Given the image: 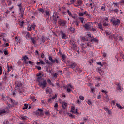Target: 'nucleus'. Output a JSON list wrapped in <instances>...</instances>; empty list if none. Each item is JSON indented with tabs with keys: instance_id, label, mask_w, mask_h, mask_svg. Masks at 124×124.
I'll return each mask as SVG.
<instances>
[{
	"instance_id": "1",
	"label": "nucleus",
	"mask_w": 124,
	"mask_h": 124,
	"mask_svg": "<svg viewBox=\"0 0 124 124\" xmlns=\"http://www.w3.org/2000/svg\"><path fill=\"white\" fill-rule=\"evenodd\" d=\"M67 66L70 67V68L73 69L76 72L81 73L82 72V69L79 68L74 62H71L69 61L67 62Z\"/></svg>"
},
{
	"instance_id": "2",
	"label": "nucleus",
	"mask_w": 124,
	"mask_h": 124,
	"mask_svg": "<svg viewBox=\"0 0 124 124\" xmlns=\"http://www.w3.org/2000/svg\"><path fill=\"white\" fill-rule=\"evenodd\" d=\"M87 37L85 38V37H81V40L82 42H88L91 43H93V42H98V40L96 38H93V36L91 37V33L87 34Z\"/></svg>"
},
{
	"instance_id": "3",
	"label": "nucleus",
	"mask_w": 124,
	"mask_h": 124,
	"mask_svg": "<svg viewBox=\"0 0 124 124\" xmlns=\"http://www.w3.org/2000/svg\"><path fill=\"white\" fill-rule=\"evenodd\" d=\"M36 82L39 83L38 85L42 87V89L45 88L47 85V81L42 79L41 77H37Z\"/></svg>"
},
{
	"instance_id": "4",
	"label": "nucleus",
	"mask_w": 124,
	"mask_h": 124,
	"mask_svg": "<svg viewBox=\"0 0 124 124\" xmlns=\"http://www.w3.org/2000/svg\"><path fill=\"white\" fill-rule=\"evenodd\" d=\"M16 85L15 86L16 90H17L18 92L20 93H23V84L21 81H16Z\"/></svg>"
},
{
	"instance_id": "5",
	"label": "nucleus",
	"mask_w": 124,
	"mask_h": 124,
	"mask_svg": "<svg viewBox=\"0 0 124 124\" xmlns=\"http://www.w3.org/2000/svg\"><path fill=\"white\" fill-rule=\"evenodd\" d=\"M18 7H19V14L20 15L21 19H24V9L22 8V3H19L17 4Z\"/></svg>"
},
{
	"instance_id": "6",
	"label": "nucleus",
	"mask_w": 124,
	"mask_h": 124,
	"mask_svg": "<svg viewBox=\"0 0 124 124\" xmlns=\"http://www.w3.org/2000/svg\"><path fill=\"white\" fill-rule=\"evenodd\" d=\"M110 22L111 23H112V25H113V26H119V24H120L121 23V21L118 19H115V18H112L110 20Z\"/></svg>"
},
{
	"instance_id": "7",
	"label": "nucleus",
	"mask_w": 124,
	"mask_h": 124,
	"mask_svg": "<svg viewBox=\"0 0 124 124\" xmlns=\"http://www.w3.org/2000/svg\"><path fill=\"white\" fill-rule=\"evenodd\" d=\"M82 42L85 43V44L84 43L81 44V47H82L83 50H84V49L89 47L91 46V45L90 44L91 43L89 42H86V41H82Z\"/></svg>"
},
{
	"instance_id": "8",
	"label": "nucleus",
	"mask_w": 124,
	"mask_h": 124,
	"mask_svg": "<svg viewBox=\"0 0 124 124\" xmlns=\"http://www.w3.org/2000/svg\"><path fill=\"white\" fill-rule=\"evenodd\" d=\"M27 60H28V57L27 56L25 55L22 57V58H21V60L23 61L25 64H31V61H27Z\"/></svg>"
},
{
	"instance_id": "9",
	"label": "nucleus",
	"mask_w": 124,
	"mask_h": 124,
	"mask_svg": "<svg viewBox=\"0 0 124 124\" xmlns=\"http://www.w3.org/2000/svg\"><path fill=\"white\" fill-rule=\"evenodd\" d=\"M48 59L49 61H50L51 64H53L54 63L58 64L59 62V58H58V59H55V60H53L52 56H49L48 57Z\"/></svg>"
},
{
	"instance_id": "10",
	"label": "nucleus",
	"mask_w": 124,
	"mask_h": 124,
	"mask_svg": "<svg viewBox=\"0 0 124 124\" xmlns=\"http://www.w3.org/2000/svg\"><path fill=\"white\" fill-rule=\"evenodd\" d=\"M58 24L61 27H63L64 28H66L67 26H66V21L65 20H60L58 21Z\"/></svg>"
},
{
	"instance_id": "11",
	"label": "nucleus",
	"mask_w": 124,
	"mask_h": 124,
	"mask_svg": "<svg viewBox=\"0 0 124 124\" xmlns=\"http://www.w3.org/2000/svg\"><path fill=\"white\" fill-rule=\"evenodd\" d=\"M83 27L85 28L86 30H89L92 27V25L90 22H88L87 23L84 24V25H83Z\"/></svg>"
},
{
	"instance_id": "12",
	"label": "nucleus",
	"mask_w": 124,
	"mask_h": 124,
	"mask_svg": "<svg viewBox=\"0 0 124 124\" xmlns=\"http://www.w3.org/2000/svg\"><path fill=\"white\" fill-rule=\"evenodd\" d=\"M50 11L48 10H46L45 12H44V15L46 16V17H47V19H49L50 18Z\"/></svg>"
},
{
	"instance_id": "13",
	"label": "nucleus",
	"mask_w": 124,
	"mask_h": 124,
	"mask_svg": "<svg viewBox=\"0 0 124 124\" xmlns=\"http://www.w3.org/2000/svg\"><path fill=\"white\" fill-rule=\"evenodd\" d=\"M60 33L62 34V39H66V37H67V35H66L65 33H64L62 31H60Z\"/></svg>"
},
{
	"instance_id": "14",
	"label": "nucleus",
	"mask_w": 124,
	"mask_h": 124,
	"mask_svg": "<svg viewBox=\"0 0 124 124\" xmlns=\"http://www.w3.org/2000/svg\"><path fill=\"white\" fill-rule=\"evenodd\" d=\"M116 86H117L116 90H117L118 91H122V90H121L122 88H121L120 83H119V82L116 83Z\"/></svg>"
},
{
	"instance_id": "15",
	"label": "nucleus",
	"mask_w": 124,
	"mask_h": 124,
	"mask_svg": "<svg viewBox=\"0 0 124 124\" xmlns=\"http://www.w3.org/2000/svg\"><path fill=\"white\" fill-rule=\"evenodd\" d=\"M72 86L71 84H69L68 86H67V93H70L71 91V89H72Z\"/></svg>"
},
{
	"instance_id": "16",
	"label": "nucleus",
	"mask_w": 124,
	"mask_h": 124,
	"mask_svg": "<svg viewBox=\"0 0 124 124\" xmlns=\"http://www.w3.org/2000/svg\"><path fill=\"white\" fill-rule=\"evenodd\" d=\"M27 25L28 26V28H27L28 31H31V21H28L27 22Z\"/></svg>"
},
{
	"instance_id": "17",
	"label": "nucleus",
	"mask_w": 124,
	"mask_h": 124,
	"mask_svg": "<svg viewBox=\"0 0 124 124\" xmlns=\"http://www.w3.org/2000/svg\"><path fill=\"white\" fill-rule=\"evenodd\" d=\"M58 19L59 16L56 15V14L53 15V19L54 20L55 23H56Z\"/></svg>"
},
{
	"instance_id": "18",
	"label": "nucleus",
	"mask_w": 124,
	"mask_h": 124,
	"mask_svg": "<svg viewBox=\"0 0 124 124\" xmlns=\"http://www.w3.org/2000/svg\"><path fill=\"white\" fill-rule=\"evenodd\" d=\"M67 12L68 13L69 16H70V17H71L73 19H75L76 18L75 16V15H72V14L69 11V10H67Z\"/></svg>"
},
{
	"instance_id": "19",
	"label": "nucleus",
	"mask_w": 124,
	"mask_h": 124,
	"mask_svg": "<svg viewBox=\"0 0 124 124\" xmlns=\"http://www.w3.org/2000/svg\"><path fill=\"white\" fill-rule=\"evenodd\" d=\"M46 93L47 94H48V93L50 94L52 93V89H51L50 88L47 87L46 89Z\"/></svg>"
},
{
	"instance_id": "20",
	"label": "nucleus",
	"mask_w": 124,
	"mask_h": 124,
	"mask_svg": "<svg viewBox=\"0 0 124 124\" xmlns=\"http://www.w3.org/2000/svg\"><path fill=\"white\" fill-rule=\"evenodd\" d=\"M78 19L79 20V21H81V23H82V24H84L86 23V20L84 21V18L82 17H79Z\"/></svg>"
},
{
	"instance_id": "21",
	"label": "nucleus",
	"mask_w": 124,
	"mask_h": 124,
	"mask_svg": "<svg viewBox=\"0 0 124 124\" xmlns=\"http://www.w3.org/2000/svg\"><path fill=\"white\" fill-rule=\"evenodd\" d=\"M104 99H105V100L106 102H108L109 101V97L108 94H105V96H104Z\"/></svg>"
},
{
	"instance_id": "22",
	"label": "nucleus",
	"mask_w": 124,
	"mask_h": 124,
	"mask_svg": "<svg viewBox=\"0 0 124 124\" xmlns=\"http://www.w3.org/2000/svg\"><path fill=\"white\" fill-rule=\"evenodd\" d=\"M67 103H66L65 102H63L62 104V108H63L64 109L66 108L67 107Z\"/></svg>"
},
{
	"instance_id": "23",
	"label": "nucleus",
	"mask_w": 124,
	"mask_h": 124,
	"mask_svg": "<svg viewBox=\"0 0 124 124\" xmlns=\"http://www.w3.org/2000/svg\"><path fill=\"white\" fill-rule=\"evenodd\" d=\"M35 114H36V115H40L41 116H42L44 115V113L43 112H39V111H35Z\"/></svg>"
},
{
	"instance_id": "24",
	"label": "nucleus",
	"mask_w": 124,
	"mask_h": 124,
	"mask_svg": "<svg viewBox=\"0 0 124 124\" xmlns=\"http://www.w3.org/2000/svg\"><path fill=\"white\" fill-rule=\"evenodd\" d=\"M71 112H72V114H76L77 115L79 114L78 112V109H76L75 111H74V110H71Z\"/></svg>"
},
{
	"instance_id": "25",
	"label": "nucleus",
	"mask_w": 124,
	"mask_h": 124,
	"mask_svg": "<svg viewBox=\"0 0 124 124\" xmlns=\"http://www.w3.org/2000/svg\"><path fill=\"white\" fill-rule=\"evenodd\" d=\"M67 114H68V116L70 117V118H72V119L75 118V115H72L70 113H68Z\"/></svg>"
},
{
	"instance_id": "26",
	"label": "nucleus",
	"mask_w": 124,
	"mask_h": 124,
	"mask_svg": "<svg viewBox=\"0 0 124 124\" xmlns=\"http://www.w3.org/2000/svg\"><path fill=\"white\" fill-rule=\"evenodd\" d=\"M31 42L34 44V46H35V47H36L37 45H36V42L35 41L34 39L31 38Z\"/></svg>"
},
{
	"instance_id": "27",
	"label": "nucleus",
	"mask_w": 124,
	"mask_h": 124,
	"mask_svg": "<svg viewBox=\"0 0 124 124\" xmlns=\"http://www.w3.org/2000/svg\"><path fill=\"white\" fill-rule=\"evenodd\" d=\"M6 112L5 109H1L0 110V116L2 115L3 114H5Z\"/></svg>"
},
{
	"instance_id": "28",
	"label": "nucleus",
	"mask_w": 124,
	"mask_h": 124,
	"mask_svg": "<svg viewBox=\"0 0 124 124\" xmlns=\"http://www.w3.org/2000/svg\"><path fill=\"white\" fill-rule=\"evenodd\" d=\"M40 42L41 43H44L45 42V38H44L43 36H42L41 38H40Z\"/></svg>"
},
{
	"instance_id": "29",
	"label": "nucleus",
	"mask_w": 124,
	"mask_h": 124,
	"mask_svg": "<svg viewBox=\"0 0 124 124\" xmlns=\"http://www.w3.org/2000/svg\"><path fill=\"white\" fill-rule=\"evenodd\" d=\"M98 28L103 30V25L100 23L98 24Z\"/></svg>"
},
{
	"instance_id": "30",
	"label": "nucleus",
	"mask_w": 124,
	"mask_h": 124,
	"mask_svg": "<svg viewBox=\"0 0 124 124\" xmlns=\"http://www.w3.org/2000/svg\"><path fill=\"white\" fill-rule=\"evenodd\" d=\"M69 30H70V31H71V32H72V33L75 32V28L70 27L69 28Z\"/></svg>"
},
{
	"instance_id": "31",
	"label": "nucleus",
	"mask_w": 124,
	"mask_h": 124,
	"mask_svg": "<svg viewBox=\"0 0 124 124\" xmlns=\"http://www.w3.org/2000/svg\"><path fill=\"white\" fill-rule=\"evenodd\" d=\"M26 38L27 39H31V35H30V33H28V32H27V34L26 35Z\"/></svg>"
},
{
	"instance_id": "32",
	"label": "nucleus",
	"mask_w": 124,
	"mask_h": 124,
	"mask_svg": "<svg viewBox=\"0 0 124 124\" xmlns=\"http://www.w3.org/2000/svg\"><path fill=\"white\" fill-rule=\"evenodd\" d=\"M27 118V117L25 116L24 115L20 116V119L22 120H26Z\"/></svg>"
},
{
	"instance_id": "33",
	"label": "nucleus",
	"mask_w": 124,
	"mask_h": 124,
	"mask_svg": "<svg viewBox=\"0 0 124 124\" xmlns=\"http://www.w3.org/2000/svg\"><path fill=\"white\" fill-rule=\"evenodd\" d=\"M28 107V105L27 104H24V106L23 107V110H26Z\"/></svg>"
},
{
	"instance_id": "34",
	"label": "nucleus",
	"mask_w": 124,
	"mask_h": 124,
	"mask_svg": "<svg viewBox=\"0 0 124 124\" xmlns=\"http://www.w3.org/2000/svg\"><path fill=\"white\" fill-rule=\"evenodd\" d=\"M101 92L102 93H104V95H107V93H108L107 90H104L103 89L101 90Z\"/></svg>"
},
{
	"instance_id": "35",
	"label": "nucleus",
	"mask_w": 124,
	"mask_h": 124,
	"mask_svg": "<svg viewBox=\"0 0 124 124\" xmlns=\"http://www.w3.org/2000/svg\"><path fill=\"white\" fill-rule=\"evenodd\" d=\"M116 107H117L120 109H122L123 108V107H122L121 106V104H118V103H116Z\"/></svg>"
},
{
	"instance_id": "36",
	"label": "nucleus",
	"mask_w": 124,
	"mask_h": 124,
	"mask_svg": "<svg viewBox=\"0 0 124 124\" xmlns=\"http://www.w3.org/2000/svg\"><path fill=\"white\" fill-rule=\"evenodd\" d=\"M72 49L74 50H77V46L73 45V46H72Z\"/></svg>"
},
{
	"instance_id": "37",
	"label": "nucleus",
	"mask_w": 124,
	"mask_h": 124,
	"mask_svg": "<svg viewBox=\"0 0 124 124\" xmlns=\"http://www.w3.org/2000/svg\"><path fill=\"white\" fill-rule=\"evenodd\" d=\"M38 11H40V12H42V14H43L45 11L44 10L41 8H40L38 9Z\"/></svg>"
},
{
	"instance_id": "38",
	"label": "nucleus",
	"mask_w": 124,
	"mask_h": 124,
	"mask_svg": "<svg viewBox=\"0 0 124 124\" xmlns=\"http://www.w3.org/2000/svg\"><path fill=\"white\" fill-rule=\"evenodd\" d=\"M78 6H82V1H81V0L78 1Z\"/></svg>"
},
{
	"instance_id": "39",
	"label": "nucleus",
	"mask_w": 124,
	"mask_h": 124,
	"mask_svg": "<svg viewBox=\"0 0 124 124\" xmlns=\"http://www.w3.org/2000/svg\"><path fill=\"white\" fill-rule=\"evenodd\" d=\"M35 68H36L38 71H41L42 69L41 67L39 66H35Z\"/></svg>"
},
{
	"instance_id": "40",
	"label": "nucleus",
	"mask_w": 124,
	"mask_h": 124,
	"mask_svg": "<svg viewBox=\"0 0 124 124\" xmlns=\"http://www.w3.org/2000/svg\"><path fill=\"white\" fill-rule=\"evenodd\" d=\"M87 104L89 105H92V102H91V99H88L87 102Z\"/></svg>"
},
{
	"instance_id": "41",
	"label": "nucleus",
	"mask_w": 124,
	"mask_h": 124,
	"mask_svg": "<svg viewBox=\"0 0 124 124\" xmlns=\"http://www.w3.org/2000/svg\"><path fill=\"white\" fill-rule=\"evenodd\" d=\"M102 20L103 21L102 22V23H104V21H106L108 22V18H107V17L103 18L102 19Z\"/></svg>"
},
{
	"instance_id": "42",
	"label": "nucleus",
	"mask_w": 124,
	"mask_h": 124,
	"mask_svg": "<svg viewBox=\"0 0 124 124\" xmlns=\"http://www.w3.org/2000/svg\"><path fill=\"white\" fill-rule=\"evenodd\" d=\"M3 124H10V122L7 120L4 121Z\"/></svg>"
},
{
	"instance_id": "43",
	"label": "nucleus",
	"mask_w": 124,
	"mask_h": 124,
	"mask_svg": "<svg viewBox=\"0 0 124 124\" xmlns=\"http://www.w3.org/2000/svg\"><path fill=\"white\" fill-rule=\"evenodd\" d=\"M45 62H46V64H51L50 62L48 60L45 59Z\"/></svg>"
},
{
	"instance_id": "44",
	"label": "nucleus",
	"mask_w": 124,
	"mask_h": 124,
	"mask_svg": "<svg viewBox=\"0 0 124 124\" xmlns=\"http://www.w3.org/2000/svg\"><path fill=\"white\" fill-rule=\"evenodd\" d=\"M7 4L9 6H11L12 4V1L10 0H7Z\"/></svg>"
},
{
	"instance_id": "45",
	"label": "nucleus",
	"mask_w": 124,
	"mask_h": 124,
	"mask_svg": "<svg viewBox=\"0 0 124 124\" xmlns=\"http://www.w3.org/2000/svg\"><path fill=\"white\" fill-rule=\"evenodd\" d=\"M74 3H75V1L74 0H71L70 1V3H69L68 5H70Z\"/></svg>"
},
{
	"instance_id": "46",
	"label": "nucleus",
	"mask_w": 124,
	"mask_h": 124,
	"mask_svg": "<svg viewBox=\"0 0 124 124\" xmlns=\"http://www.w3.org/2000/svg\"><path fill=\"white\" fill-rule=\"evenodd\" d=\"M61 57H62V60H66V57L65 55H62Z\"/></svg>"
},
{
	"instance_id": "47",
	"label": "nucleus",
	"mask_w": 124,
	"mask_h": 124,
	"mask_svg": "<svg viewBox=\"0 0 124 124\" xmlns=\"http://www.w3.org/2000/svg\"><path fill=\"white\" fill-rule=\"evenodd\" d=\"M83 121H84V122H87L88 121V117H83Z\"/></svg>"
},
{
	"instance_id": "48",
	"label": "nucleus",
	"mask_w": 124,
	"mask_h": 124,
	"mask_svg": "<svg viewBox=\"0 0 124 124\" xmlns=\"http://www.w3.org/2000/svg\"><path fill=\"white\" fill-rule=\"evenodd\" d=\"M103 109H104V110H105V111L106 112H107L108 111L110 110V109H109V108H105V107H104V108H103Z\"/></svg>"
},
{
	"instance_id": "49",
	"label": "nucleus",
	"mask_w": 124,
	"mask_h": 124,
	"mask_svg": "<svg viewBox=\"0 0 124 124\" xmlns=\"http://www.w3.org/2000/svg\"><path fill=\"white\" fill-rule=\"evenodd\" d=\"M3 53H4V54H5V55H8V52L6 50H5V49H4V51L3 52Z\"/></svg>"
},
{
	"instance_id": "50",
	"label": "nucleus",
	"mask_w": 124,
	"mask_h": 124,
	"mask_svg": "<svg viewBox=\"0 0 124 124\" xmlns=\"http://www.w3.org/2000/svg\"><path fill=\"white\" fill-rule=\"evenodd\" d=\"M24 24V21H22L20 22V24H19V25H20V27H23Z\"/></svg>"
},
{
	"instance_id": "51",
	"label": "nucleus",
	"mask_w": 124,
	"mask_h": 124,
	"mask_svg": "<svg viewBox=\"0 0 124 124\" xmlns=\"http://www.w3.org/2000/svg\"><path fill=\"white\" fill-rule=\"evenodd\" d=\"M7 73H9V72H10V71H11V69H10V68L9 67L8 65H7Z\"/></svg>"
},
{
	"instance_id": "52",
	"label": "nucleus",
	"mask_w": 124,
	"mask_h": 124,
	"mask_svg": "<svg viewBox=\"0 0 124 124\" xmlns=\"http://www.w3.org/2000/svg\"><path fill=\"white\" fill-rule=\"evenodd\" d=\"M79 98L82 101L84 100V97L82 96H79Z\"/></svg>"
},
{
	"instance_id": "53",
	"label": "nucleus",
	"mask_w": 124,
	"mask_h": 124,
	"mask_svg": "<svg viewBox=\"0 0 124 124\" xmlns=\"http://www.w3.org/2000/svg\"><path fill=\"white\" fill-rule=\"evenodd\" d=\"M8 78V77L6 76H5V77H4L3 78V80L4 81H5L7 80V78Z\"/></svg>"
},
{
	"instance_id": "54",
	"label": "nucleus",
	"mask_w": 124,
	"mask_h": 124,
	"mask_svg": "<svg viewBox=\"0 0 124 124\" xmlns=\"http://www.w3.org/2000/svg\"><path fill=\"white\" fill-rule=\"evenodd\" d=\"M96 31V29L94 28H92L91 29V31H93V32H95Z\"/></svg>"
},
{
	"instance_id": "55",
	"label": "nucleus",
	"mask_w": 124,
	"mask_h": 124,
	"mask_svg": "<svg viewBox=\"0 0 124 124\" xmlns=\"http://www.w3.org/2000/svg\"><path fill=\"white\" fill-rule=\"evenodd\" d=\"M57 97V96L56 95V94H55V95L54 96L51 97V98L52 100H54L56 99V98Z\"/></svg>"
},
{
	"instance_id": "56",
	"label": "nucleus",
	"mask_w": 124,
	"mask_h": 124,
	"mask_svg": "<svg viewBox=\"0 0 124 124\" xmlns=\"http://www.w3.org/2000/svg\"><path fill=\"white\" fill-rule=\"evenodd\" d=\"M75 25L77 26H79V22L78 21H75Z\"/></svg>"
},
{
	"instance_id": "57",
	"label": "nucleus",
	"mask_w": 124,
	"mask_h": 124,
	"mask_svg": "<svg viewBox=\"0 0 124 124\" xmlns=\"http://www.w3.org/2000/svg\"><path fill=\"white\" fill-rule=\"evenodd\" d=\"M107 112L108 114L109 115H110L112 114V111L111 110H108L107 111H106Z\"/></svg>"
},
{
	"instance_id": "58",
	"label": "nucleus",
	"mask_w": 124,
	"mask_h": 124,
	"mask_svg": "<svg viewBox=\"0 0 124 124\" xmlns=\"http://www.w3.org/2000/svg\"><path fill=\"white\" fill-rule=\"evenodd\" d=\"M31 100L32 101H33V102H34L35 101H36V99H35L34 97H33V96L31 97Z\"/></svg>"
},
{
	"instance_id": "59",
	"label": "nucleus",
	"mask_w": 124,
	"mask_h": 124,
	"mask_svg": "<svg viewBox=\"0 0 124 124\" xmlns=\"http://www.w3.org/2000/svg\"><path fill=\"white\" fill-rule=\"evenodd\" d=\"M58 74L56 73H55L54 74V78H57Z\"/></svg>"
},
{
	"instance_id": "60",
	"label": "nucleus",
	"mask_w": 124,
	"mask_h": 124,
	"mask_svg": "<svg viewBox=\"0 0 124 124\" xmlns=\"http://www.w3.org/2000/svg\"><path fill=\"white\" fill-rule=\"evenodd\" d=\"M12 94L13 96L15 97V95H16V93H15V92L12 91Z\"/></svg>"
},
{
	"instance_id": "61",
	"label": "nucleus",
	"mask_w": 124,
	"mask_h": 124,
	"mask_svg": "<svg viewBox=\"0 0 124 124\" xmlns=\"http://www.w3.org/2000/svg\"><path fill=\"white\" fill-rule=\"evenodd\" d=\"M83 15H84V14H83V13H79V16H83Z\"/></svg>"
},
{
	"instance_id": "62",
	"label": "nucleus",
	"mask_w": 124,
	"mask_h": 124,
	"mask_svg": "<svg viewBox=\"0 0 124 124\" xmlns=\"http://www.w3.org/2000/svg\"><path fill=\"white\" fill-rule=\"evenodd\" d=\"M108 25H109V24H107L106 23H103L104 27L108 26Z\"/></svg>"
},
{
	"instance_id": "63",
	"label": "nucleus",
	"mask_w": 124,
	"mask_h": 124,
	"mask_svg": "<svg viewBox=\"0 0 124 124\" xmlns=\"http://www.w3.org/2000/svg\"><path fill=\"white\" fill-rule=\"evenodd\" d=\"M38 111L39 112H43V110L40 108H38V109H37V111Z\"/></svg>"
},
{
	"instance_id": "64",
	"label": "nucleus",
	"mask_w": 124,
	"mask_h": 124,
	"mask_svg": "<svg viewBox=\"0 0 124 124\" xmlns=\"http://www.w3.org/2000/svg\"><path fill=\"white\" fill-rule=\"evenodd\" d=\"M113 4L114 5V7H115V6H118V5H119V3L113 2Z\"/></svg>"
}]
</instances>
